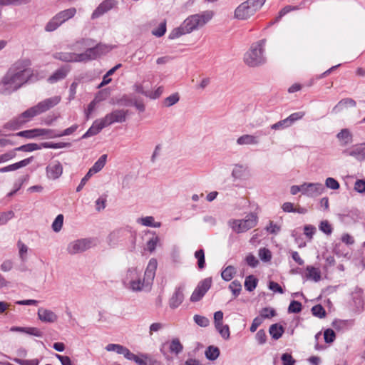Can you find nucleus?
<instances>
[{"label":"nucleus","mask_w":365,"mask_h":365,"mask_svg":"<svg viewBox=\"0 0 365 365\" xmlns=\"http://www.w3.org/2000/svg\"><path fill=\"white\" fill-rule=\"evenodd\" d=\"M107 160V155H102L94 165L89 169L88 172L93 175L101 171L105 166Z\"/></svg>","instance_id":"c756f323"},{"label":"nucleus","mask_w":365,"mask_h":365,"mask_svg":"<svg viewBox=\"0 0 365 365\" xmlns=\"http://www.w3.org/2000/svg\"><path fill=\"white\" fill-rule=\"evenodd\" d=\"M230 289L232 291L235 297H237L242 289L241 283L237 280L232 281L229 285Z\"/></svg>","instance_id":"603ef678"},{"label":"nucleus","mask_w":365,"mask_h":365,"mask_svg":"<svg viewBox=\"0 0 365 365\" xmlns=\"http://www.w3.org/2000/svg\"><path fill=\"white\" fill-rule=\"evenodd\" d=\"M205 356L207 359L210 361H214L217 359L220 356V349L218 347L215 346H209L205 351Z\"/></svg>","instance_id":"c9c22d12"},{"label":"nucleus","mask_w":365,"mask_h":365,"mask_svg":"<svg viewBox=\"0 0 365 365\" xmlns=\"http://www.w3.org/2000/svg\"><path fill=\"white\" fill-rule=\"evenodd\" d=\"M235 273V268L233 266L230 265L222 270L221 273V277L225 281L228 282L232 279Z\"/></svg>","instance_id":"4c0bfd02"},{"label":"nucleus","mask_w":365,"mask_h":365,"mask_svg":"<svg viewBox=\"0 0 365 365\" xmlns=\"http://www.w3.org/2000/svg\"><path fill=\"white\" fill-rule=\"evenodd\" d=\"M53 133V130L45 128H34L19 132L16 134L17 136L24 137L26 138H34L38 136H48Z\"/></svg>","instance_id":"2eb2a0df"},{"label":"nucleus","mask_w":365,"mask_h":365,"mask_svg":"<svg viewBox=\"0 0 365 365\" xmlns=\"http://www.w3.org/2000/svg\"><path fill=\"white\" fill-rule=\"evenodd\" d=\"M137 222L146 227H160L161 226V222H155V219L153 216H146L144 217H140L137 219Z\"/></svg>","instance_id":"c85d7f7f"},{"label":"nucleus","mask_w":365,"mask_h":365,"mask_svg":"<svg viewBox=\"0 0 365 365\" xmlns=\"http://www.w3.org/2000/svg\"><path fill=\"white\" fill-rule=\"evenodd\" d=\"M43 148V143L41 144L37 143H28L26 145H21L18 148H16L14 150L16 151H22V152H32L34 150H40Z\"/></svg>","instance_id":"72a5a7b5"},{"label":"nucleus","mask_w":365,"mask_h":365,"mask_svg":"<svg viewBox=\"0 0 365 365\" xmlns=\"http://www.w3.org/2000/svg\"><path fill=\"white\" fill-rule=\"evenodd\" d=\"M78 128L77 125H73L61 133H56L53 130V133L49 135V138H59L65 135H69L73 133Z\"/></svg>","instance_id":"e433bc0d"},{"label":"nucleus","mask_w":365,"mask_h":365,"mask_svg":"<svg viewBox=\"0 0 365 365\" xmlns=\"http://www.w3.org/2000/svg\"><path fill=\"white\" fill-rule=\"evenodd\" d=\"M325 185L327 187L331 190H337L339 188V183L336 180L333 178H327L325 180Z\"/></svg>","instance_id":"052dcab7"},{"label":"nucleus","mask_w":365,"mask_h":365,"mask_svg":"<svg viewBox=\"0 0 365 365\" xmlns=\"http://www.w3.org/2000/svg\"><path fill=\"white\" fill-rule=\"evenodd\" d=\"M169 350L171 353L178 355L183 350V346L178 338L173 339L169 343Z\"/></svg>","instance_id":"f704fd0d"},{"label":"nucleus","mask_w":365,"mask_h":365,"mask_svg":"<svg viewBox=\"0 0 365 365\" xmlns=\"http://www.w3.org/2000/svg\"><path fill=\"white\" fill-rule=\"evenodd\" d=\"M324 338L326 343H331L336 338L335 332L331 329H327L324 331Z\"/></svg>","instance_id":"4d7b16f0"},{"label":"nucleus","mask_w":365,"mask_h":365,"mask_svg":"<svg viewBox=\"0 0 365 365\" xmlns=\"http://www.w3.org/2000/svg\"><path fill=\"white\" fill-rule=\"evenodd\" d=\"M266 0H247L240 4L235 10V17L246 20L252 16L264 4Z\"/></svg>","instance_id":"39448f33"},{"label":"nucleus","mask_w":365,"mask_h":365,"mask_svg":"<svg viewBox=\"0 0 365 365\" xmlns=\"http://www.w3.org/2000/svg\"><path fill=\"white\" fill-rule=\"evenodd\" d=\"M356 105V101L349 98L341 99L332 109V112L337 113L340 112L346 106L355 107Z\"/></svg>","instance_id":"cd10ccee"},{"label":"nucleus","mask_w":365,"mask_h":365,"mask_svg":"<svg viewBox=\"0 0 365 365\" xmlns=\"http://www.w3.org/2000/svg\"><path fill=\"white\" fill-rule=\"evenodd\" d=\"M105 127H107V125L103 118L96 120L90 128L83 134L82 138H87L96 135Z\"/></svg>","instance_id":"a211bd4d"},{"label":"nucleus","mask_w":365,"mask_h":365,"mask_svg":"<svg viewBox=\"0 0 365 365\" xmlns=\"http://www.w3.org/2000/svg\"><path fill=\"white\" fill-rule=\"evenodd\" d=\"M319 230L327 235H330L332 232V227L327 220L321 222Z\"/></svg>","instance_id":"0e129e2a"},{"label":"nucleus","mask_w":365,"mask_h":365,"mask_svg":"<svg viewBox=\"0 0 365 365\" xmlns=\"http://www.w3.org/2000/svg\"><path fill=\"white\" fill-rule=\"evenodd\" d=\"M239 145H256L259 143V136L255 135L245 134L237 139Z\"/></svg>","instance_id":"4be33fe9"},{"label":"nucleus","mask_w":365,"mask_h":365,"mask_svg":"<svg viewBox=\"0 0 365 365\" xmlns=\"http://www.w3.org/2000/svg\"><path fill=\"white\" fill-rule=\"evenodd\" d=\"M211 284L212 280L210 278H206L200 282L190 297V301L192 302L200 301L209 290Z\"/></svg>","instance_id":"9b49d317"},{"label":"nucleus","mask_w":365,"mask_h":365,"mask_svg":"<svg viewBox=\"0 0 365 365\" xmlns=\"http://www.w3.org/2000/svg\"><path fill=\"white\" fill-rule=\"evenodd\" d=\"M30 65L29 59H20L13 63L0 81L1 93L11 94L26 83L33 74Z\"/></svg>","instance_id":"f257e3e1"},{"label":"nucleus","mask_w":365,"mask_h":365,"mask_svg":"<svg viewBox=\"0 0 365 365\" xmlns=\"http://www.w3.org/2000/svg\"><path fill=\"white\" fill-rule=\"evenodd\" d=\"M117 4L115 0H105L94 10L92 18L96 19L114 8Z\"/></svg>","instance_id":"f3484780"},{"label":"nucleus","mask_w":365,"mask_h":365,"mask_svg":"<svg viewBox=\"0 0 365 365\" xmlns=\"http://www.w3.org/2000/svg\"><path fill=\"white\" fill-rule=\"evenodd\" d=\"M306 276L309 279L319 282L321 279V272L319 269L312 266H307L306 268Z\"/></svg>","instance_id":"7c9ffc66"},{"label":"nucleus","mask_w":365,"mask_h":365,"mask_svg":"<svg viewBox=\"0 0 365 365\" xmlns=\"http://www.w3.org/2000/svg\"><path fill=\"white\" fill-rule=\"evenodd\" d=\"M96 245L95 240L91 238H81L71 242L66 248L70 255L82 253Z\"/></svg>","instance_id":"1a4fd4ad"},{"label":"nucleus","mask_w":365,"mask_h":365,"mask_svg":"<svg viewBox=\"0 0 365 365\" xmlns=\"http://www.w3.org/2000/svg\"><path fill=\"white\" fill-rule=\"evenodd\" d=\"M128 114V110L115 109L111 113H108L104 118H103V119L106 125L108 126L115 123L125 122L126 120Z\"/></svg>","instance_id":"9d476101"},{"label":"nucleus","mask_w":365,"mask_h":365,"mask_svg":"<svg viewBox=\"0 0 365 365\" xmlns=\"http://www.w3.org/2000/svg\"><path fill=\"white\" fill-rule=\"evenodd\" d=\"M257 284V279L253 275H249L248 277H246L245 281V287L247 291H253L256 288Z\"/></svg>","instance_id":"58836bf2"},{"label":"nucleus","mask_w":365,"mask_h":365,"mask_svg":"<svg viewBox=\"0 0 365 365\" xmlns=\"http://www.w3.org/2000/svg\"><path fill=\"white\" fill-rule=\"evenodd\" d=\"M14 216V213L13 211H9L6 212H2L0 214V225H4L7 223V222L13 218Z\"/></svg>","instance_id":"bf43d9fd"},{"label":"nucleus","mask_w":365,"mask_h":365,"mask_svg":"<svg viewBox=\"0 0 365 365\" xmlns=\"http://www.w3.org/2000/svg\"><path fill=\"white\" fill-rule=\"evenodd\" d=\"M179 94L178 93H175L164 99L163 105L165 107H170L176 104L179 101Z\"/></svg>","instance_id":"a19ab883"},{"label":"nucleus","mask_w":365,"mask_h":365,"mask_svg":"<svg viewBox=\"0 0 365 365\" xmlns=\"http://www.w3.org/2000/svg\"><path fill=\"white\" fill-rule=\"evenodd\" d=\"M228 223L235 232L241 233L256 226L257 216L256 214L251 212L244 220H232Z\"/></svg>","instance_id":"6e6552de"},{"label":"nucleus","mask_w":365,"mask_h":365,"mask_svg":"<svg viewBox=\"0 0 365 365\" xmlns=\"http://www.w3.org/2000/svg\"><path fill=\"white\" fill-rule=\"evenodd\" d=\"M76 14V9L71 7L56 14L46 25L45 30L51 32L56 30L61 25L72 19Z\"/></svg>","instance_id":"0eeeda50"},{"label":"nucleus","mask_w":365,"mask_h":365,"mask_svg":"<svg viewBox=\"0 0 365 365\" xmlns=\"http://www.w3.org/2000/svg\"><path fill=\"white\" fill-rule=\"evenodd\" d=\"M184 299L183 287H179L175 289L174 294L170 299L169 305L172 309L178 307Z\"/></svg>","instance_id":"412c9836"},{"label":"nucleus","mask_w":365,"mask_h":365,"mask_svg":"<svg viewBox=\"0 0 365 365\" xmlns=\"http://www.w3.org/2000/svg\"><path fill=\"white\" fill-rule=\"evenodd\" d=\"M304 115V112H297L291 114L287 118V119L289 125H292L295 121L302 119Z\"/></svg>","instance_id":"680f3d73"},{"label":"nucleus","mask_w":365,"mask_h":365,"mask_svg":"<svg viewBox=\"0 0 365 365\" xmlns=\"http://www.w3.org/2000/svg\"><path fill=\"white\" fill-rule=\"evenodd\" d=\"M14 361L21 365H38L39 363V361L36 359L31 360L15 359Z\"/></svg>","instance_id":"774afa93"},{"label":"nucleus","mask_w":365,"mask_h":365,"mask_svg":"<svg viewBox=\"0 0 365 365\" xmlns=\"http://www.w3.org/2000/svg\"><path fill=\"white\" fill-rule=\"evenodd\" d=\"M215 329L224 339H230V332L228 325H224L223 324H221L219 327H215Z\"/></svg>","instance_id":"37998d69"},{"label":"nucleus","mask_w":365,"mask_h":365,"mask_svg":"<svg viewBox=\"0 0 365 365\" xmlns=\"http://www.w3.org/2000/svg\"><path fill=\"white\" fill-rule=\"evenodd\" d=\"M291 126L287 118L279 120L271 125L272 130H282Z\"/></svg>","instance_id":"13d9d810"},{"label":"nucleus","mask_w":365,"mask_h":365,"mask_svg":"<svg viewBox=\"0 0 365 365\" xmlns=\"http://www.w3.org/2000/svg\"><path fill=\"white\" fill-rule=\"evenodd\" d=\"M63 223V215L60 214L57 215L56 219L52 223V229L54 232H59L62 227Z\"/></svg>","instance_id":"de8ad7c7"},{"label":"nucleus","mask_w":365,"mask_h":365,"mask_svg":"<svg viewBox=\"0 0 365 365\" xmlns=\"http://www.w3.org/2000/svg\"><path fill=\"white\" fill-rule=\"evenodd\" d=\"M281 359L283 365H293L295 362L292 355L287 353L283 354Z\"/></svg>","instance_id":"338daca9"},{"label":"nucleus","mask_w":365,"mask_h":365,"mask_svg":"<svg viewBox=\"0 0 365 365\" xmlns=\"http://www.w3.org/2000/svg\"><path fill=\"white\" fill-rule=\"evenodd\" d=\"M312 314L320 319L326 316V311L321 304H317L312 308Z\"/></svg>","instance_id":"49530a36"},{"label":"nucleus","mask_w":365,"mask_h":365,"mask_svg":"<svg viewBox=\"0 0 365 365\" xmlns=\"http://www.w3.org/2000/svg\"><path fill=\"white\" fill-rule=\"evenodd\" d=\"M195 257L197 259V266L199 269H202L205 266V252L204 250L200 249L195 252Z\"/></svg>","instance_id":"c03bdc74"},{"label":"nucleus","mask_w":365,"mask_h":365,"mask_svg":"<svg viewBox=\"0 0 365 365\" xmlns=\"http://www.w3.org/2000/svg\"><path fill=\"white\" fill-rule=\"evenodd\" d=\"M61 96H55L38 103L36 106L29 108L16 118L11 120L4 125V128L16 130L33 118L58 105L61 101Z\"/></svg>","instance_id":"f03ea898"},{"label":"nucleus","mask_w":365,"mask_h":365,"mask_svg":"<svg viewBox=\"0 0 365 365\" xmlns=\"http://www.w3.org/2000/svg\"><path fill=\"white\" fill-rule=\"evenodd\" d=\"M69 71L70 68L68 66L58 68L48 78V82L53 83L59 80L63 79L67 76Z\"/></svg>","instance_id":"a878e982"},{"label":"nucleus","mask_w":365,"mask_h":365,"mask_svg":"<svg viewBox=\"0 0 365 365\" xmlns=\"http://www.w3.org/2000/svg\"><path fill=\"white\" fill-rule=\"evenodd\" d=\"M93 45V40L90 38H82L77 41L73 45L68 46L70 49L80 50Z\"/></svg>","instance_id":"473e14b6"},{"label":"nucleus","mask_w":365,"mask_h":365,"mask_svg":"<svg viewBox=\"0 0 365 365\" xmlns=\"http://www.w3.org/2000/svg\"><path fill=\"white\" fill-rule=\"evenodd\" d=\"M336 138L341 146L345 147L353 142V135L348 128L341 129L337 134Z\"/></svg>","instance_id":"aec40b11"},{"label":"nucleus","mask_w":365,"mask_h":365,"mask_svg":"<svg viewBox=\"0 0 365 365\" xmlns=\"http://www.w3.org/2000/svg\"><path fill=\"white\" fill-rule=\"evenodd\" d=\"M304 195L311 197H317L322 194L325 190L324 186L320 182H304Z\"/></svg>","instance_id":"4468645a"},{"label":"nucleus","mask_w":365,"mask_h":365,"mask_svg":"<svg viewBox=\"0 0 365 365\" xmlns=\"http://www.w3.org/2000/svg\"><path fill=\"white\" fill-rule=\"evenodd\" d=\"M165 32H166V21H164L159 24L158 29L152 31V34L157 37H161L165 34Z\"/></svg>","instance_id":"5fc2aeb1"},{"label":"nucleus","mask_w":365,"mask_h":365,"mask_svg":"<svg viewBox=\"0 0 365 365\" xmlns=\"http://www.w3.org/2000/svg\"><path fill=\"white\" fill-rule=\"evenodd\" d=\"M95 49L96 51V53L98 54V57L102 54L108 53L109 51L111 50V47L102 44L98 43L96 46H95Z\"/></svg>","instance_id":"e2e57ef3"},{"label":"nucleus","mask_w":365,"mask_h":365,"mask_svg":"<svg viewBox=\"0 0 365 365\" xmlns=\"http://www.w3.org/2000/svg\"><path fill=\"white\" fill-rule=\"evenodd\" d=\"M33 157L24 159L18 163L0 168V173H6L18 170L21 168L28 165L29 163H31Z\"/></svg>","instance_id":"393cba45"},{"label":"nucleus","mask_w":365,"mask_h":365,"mask_svg":"<svg viewBox=\"0 0 365 365\" xmlns=\"http://www.w3.org/2000/svg\"><path fill=\"white\" fill-rule=\"evenodd\" d=\"M17 246L19 248V257L22 261H25L26 259V253L28 252V247L21 241H19L17 243Z\"/></svg>","instance_id":"6e6d98bb"},{"label":"nucleus","mask_w":365,"mask_h":365,"mask_svg":"<svg viewBox=\"0 0 365 365\" xmlns=\"http://www.w3.org/2000/svg\"><path fill=\"white\" fill-rule=\"evenodd\" d=\"M302 304L298 301L293 300L291 302L289 307L288 312L289 313H299L302 311Z\"/></svg>","instance_id":"864d4df0"},{"label":"nucleus","mask_w":365,"mask_h":365,"mask_svg":"<svg viewBox=\"0 0 365 365\" xmlns=\"http://www.w3.org/2000/svg\"><path fill=\"white\" fill-rule=\"evenodd\" d=\"M38 317L41 322L46 323H53L58 319L57 315L53 311L43 307L38 309Z\"/></svg>","instance_id":"6ab92c4d"},{"label":"nucleus","mask_w":365,"mask_h":365,"mask_svg":"<svg viewBox=\"0 0 365 365\" xmlns=\"http://www.w3.org/2000/svg\"><path fill=\"white\" fill-rule=\"evenodd\" d=\"M214 12L212 11H205L200 14H196L188 16L182 24L187 34L199 29L208 23L213 17Z\"/></svg>","instance_id":"20e7f679"},{"label":"nucleus","mask_w":365,"mask_h":365,"mask_svg":"<svg viewBox=\"0 0 365 365\" xmlns=\"http://www.w3.org/2000/svg\"><path fill=\"white\" fill-rule=\"evenodd\" d=\"M53 56L55 59L64 62H78V53L73 52H56Z\"/></svg>","instance_id":"5701e85b"},{"label":"nucleus","mask_w":365,"mask_h":365,"mask_svg":"<svg viewBox=\"0 0 365 365\" xmlns=\"http://www.w3.org/2000/svg\"><path fill=\"white\" fill-rule=\"evenodd\" d=\"M276 315V312L274 309L269 307L263 308L260 311L259 317L263 319H269Z\"/></svg>","instance_id":"3c124183"},{"label":"nucleus","mask_w":365,"mask_h":365,"mask_svg":"<svg viewBox=\"0 0 365 365\" xmlns=\"http://www.w3.org/2000/svg\"><path fill=\"white\" fill-rule=\"evenodd\" d=\"M157 266V260L154 258L150 259L145 271L144 278L143 279V281L145 282V285L150 284L154 279Z\"/></svg>","instance_id":"dca6fc26"},{"label":"nucleus","mask_w":365,"mask_h":365,"mask_svg":"<svg viewBox=\"0 0 365 365\" xmlns=\"http://www.w3.org/2000/svg\"><path fill=\"white\" fill-rule=\"evenodd\" d=\"M269 332L274 339L277 340L282 336L284 329L282 325L274 324L269 327Z\"/></svg>","instance_id":"2f4dec72"},{"label":"nucleus","mask_w":365,"mask_h":365,"mask_svg":"<svg viewBox=\"0 0 365 365\" xmlns=\"http://www.w3.org/2000/svg\"><path fill=\"white\" fill-rule=\"evenodd\" d=\"M71 146L70 143H53V142H45L43 143V148H53L59 149L63 148H69Z\"/></svg>","instance_id":"ea45409f"},{"label":"nucleus","mask_w":365,"mask_h":365,"mask_svg":"<svg viewBox=\"0 0 365 365\" xmlns=\"http://www.w3.org/2000/svg\"><path fill=\"white\" fill-rule=\"evenodd\" d=\"M259 257L263 262H269L272 259V253L269 250L263 247L259 250Z\"/></svg>","instance_id":"8fccbe9b"},{"label":"nucleus","mask_w":365,"mask_h":365,"mask_svg":"<svg viewBox=\"0 0 365 365\" xmlns=\"http://www.w3.org/2000/svg\"><path fill=\"white\" fill-rule=\"evenodd\" d=\"M193 319L194 322L201 327H207L210 324V320L204 316L195 314Z\"/></svg>","instance_id":"09e8293b"},{"label":"nucleus","mask_w":365,"mask_h":365,"mask_svg":"<svg viewBox=\"0 0 365 365\" xmlns=\"http://www.w3.org/2000/svg\"><path fill=\"white\" fill-rule=\"evenodd\" d=\"M98 57V54L95 49V46L88 48L85 52L78 53V62L88 61L96 59Z\"/></svg>","instance_id":"bb28decb"},{"label":"nucleus","mask_w":365,"mask_h":365,"mask_svg":"<svg viewBox=\"0 0 365 365\" xmlns=\"http://www.w3.org/2000/svg\"><path fill=\"white\" fill-rule=\"evenodd\" d=\"M187 34V32H185V29L184 28L183 24H182L180 26L174 29L169 34L168 38L170 39H175L178 38L180 36Z\"/></svg>","instance_id":"79ce46f5"},{"label":"nucleus","mask_w":365,"mask_h":365,"mask_svg":"<svg viewBox=\"0 0 365 365\" xmlns=\"http://www.w3.org/2000/svg\"><path fill=\"white\" fill-rule=\"evenodd\" d=\"M124 285L133 292H140L145 287V282L140 277V273L135 267L129 268L123 279Z\"/></svg>","instance_id":"423d86ee"},{"label":"nucleus","mask_w":365,"mask_h":365,"mask_svg":"<svg viewBox=\"0 0 365 365\" xmlns=\"http://www.w3.org/2000/svg\"><path fill=\"white\" fill-rule=\"evenodd\" d=\"M46 177L49 180H56L63 173V166L58 160L51 162L46 168Z\"/></svg>","instance_id":"f8f14e48"},{"label":"nucleus","mask_w":365,"mask_h":365,"mask_svg":"<svg viewBox=\"0 0 365 365\" xmlns=\"http://www.w3.org/2000/svg\"><path fill=\"white\" fill-rule=\"evenodd\" d=\"M342 153L354 157L359 161H363L365 160V143L356 144L349 149L343 150Z\"/></svg>","instance_id":"ddd939ff"},{"label":"nucleus","mask_w":365,"mask_h":365,"mask_svg":"<svg viewBox=\"0 0 365 365\" xmlns=\"http://www.w3.org/2000/svg\"><path fill=\"white\" fill-rule=\"evenodd\" d=\"M248 168L245 165L236 164L232 171V176L235 180H242L247 176Z\"/></svg>","instance_id":"b1692460"},{"label":"nucleus","mask_w":365,"mask_h":365,"mask_svg":"<svg viewBox=\"0 0 365 365\" xmlns=\"http://www.w3.org/2000/svg\"><path fill=\"white\" fill-rule=\"evenodd\" d=\"M354 190L359 193L365 192V180H357L354 183Z\"/></svg>","instance_id":"69168bd1"},{"label":"nucleus","mask_w":365,"mask_h":365,"mask_svg":"<svg viewBox=\"0 0 365 365\" xmlns=\"http://www.w3.org/2000/svg\"><path fill=\"white\" fill-rule=\"evenodd\" d=\"M265 45L266 39L253 43L244 56L245 63L250 67H257L265 63L266 57L264 54Z\"/></svg>","instance_id":"7ed1b4c3"},{"label":"nucleus","mask_w":365,"mask_h":365,"mask_svg":"<svg viewBox=\"0 0 365 365\" xmlns=\"http://www.w3.org/2000/svg\"><path fill=\"white\" fill-rule=\"evenodd\" d=\"M159 242L160 237L158 235L152 237L146 243L147 250L150 252H153L155 250L156 246Z\"/></svg>","instance_id":"a18cd8bd"}]
</instances>
